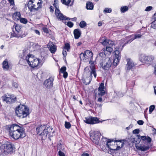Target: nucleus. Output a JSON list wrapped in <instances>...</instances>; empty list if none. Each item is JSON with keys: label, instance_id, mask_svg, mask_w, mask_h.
Wrapping results in <instances>:
<instances>
[{"label": "nucleus", "instance_id": "9b49d317", "mask_svg": "<svg viewBox=\"0 0 156 156\" xmlns=\"http://www.w3.org/2000/svg\"><path fill=\"white\" fill-rule=\"evenodd\" d=\"M124 140H116L115 141V142H120V143L121 144V147H120L119 146H118V144H116V148H114L112 147L111 146H109V143H112V141L111 140H109L107 141V146L108 147V148L110 149V150H111L112 151H115L116 150H119L120 149L121 147H122L123 146V144L122 142V141H124Z\"/></svg>", "mask_w": 156, "mask_h": 156}, {"label": "nucleus", "instance_id": "e2e57ef3", "mask_svg": "<svg viewBox=\"0 0 156 156\" xmlns=\"http://www.w3.org/2000/svg\"><path fill=\"white\" fill-rule=\"evenodd\" d=\"M43 31L44 32L47 34L48 33V28H47L46 27H43L42 29Z\"/></svg>", "mask_w": 156, "mask_h": 156}, {"label": "nucleus", "instance_id": "a211bd4d", "mask_svg": "<svg viewBox=\"0 0 156 156\" xmlns=\"http://www.w3.org/2000/svg\"><path fill=\"white\" fill-rule=\"evenodd\" d=\"M147 145V146L142 145L140 146H136V147L139 150L142 151H145L148 150L150 148L148 144Z\"/></svg>", "mask_w": 156, "mask_h": 156}, {"label": "nucleus", "instance_id": "774afa93", "mask_svg": "<svg viewBox=\"0 0 156 156\" xmlns=\"http://www.w3.org/2000/svg\"><path fill=\"white\" fill-rule=\"evenodd\" d=\"M10 5H14V0H8Z\"/></svg>", "mask_w": 156, "mask_h": 156}, {"label": "nucleus", "instance_id": "052dcab7", "mask_svg": "<svg viewBox=\"0 0 156 156\" xmlns=\"http://www.w3.org/2000/svg\"><path fill=\"white\" fill-rule=\"evenodd\" d=\"M58 154L59 156H65L64 153L62 152L61 150L58 151Z\"/></svg>", "mask_w": 156, "mask_h": 156}, {"label": "nucleus", "instance_id": "680f3d73", "mask_svg": "<svg viewBox=\"0 0 156 156\" xmlns=\"http://www.w3.org/2000/svg\"><path fill=\"white\" fill-rule=\"evenodd\" d=\"M108 45H113L114 44V42L110 40H108Z\"/></svg>", "mask_w": 156, "mask_h": 156}, {"label": "nucleus", "instance_id": "37998d69", "mask_svg": "<svg viewBox=\"0 0 156 156\" xmlns=\"http://www.w3.org/2000/svg\"><path fill=\"white\" fill-rule=\"evenodd\" d=\"M114 93L119 97H121L123 96V94L120 91H115Z\"/></svg>", "mask_w": 156, "mask_h": 156}, {"label": "nucleus", "instance_id": "6e6552de", "mask_svg": "<svg viewBox=\"0 0 156 156\" xmlns=\"http://www.w3.org/2000/svg\"><path fill=\"white\" fill-rule=\"evenodd\" d=\"M3 147L5 150L6 155L11 154L15 152V146L12 143H9L4 144Z\"/></svg>", "mask_w": 156, "mask_h": 156}, {"label": "nucleus", "instance_id": "864d4df0", "mask_svg": "<svg viewBox=\"0 0 156 156\" xmlns=\"http://www.w3.org/2000/svg\"><path fill=\"white\" fill-rule=\"evenodd\" d=\"M140 132V130L139 129H136L134 130L133 131V133L134 134H138Z\"/></svg>", "mask_w": 156, "mask_h": 156}, {"label": "nucleus", "instance_id": "bb28decb", "mask_svg": "<svg viewBox=\"0 0 156 156\" xmlns=\"http://www.w3.org/2000/svg\"><path fill=\"white\" fill-rule=\"evenodd\" d=\"M106 54H108V53H106L105 51V49H104L103 50L102 52H100L99 53V56L100 57V60L101 59V58L104 59L107 58L106 57Z\"/></svg>", "mask_w": 156, "mask_h": 156}, {"label": "nucleus", "instance_id": "f3484780", "mask_svg": "<svg viewBox=\"0 0 156 156\" xmlns=\"http://www.w3.org/2000/svg\"><path fill=\"white\" fill-rule=\"evenodd\" d=\"M140 140H141L143 143L145 144L146 143V145L149 144L151 141V139L148 136H140Z\"/></svg>", "mask_w": 156, "mask_h": 156}, {"label": "nucleus", "instance_id": "3c124183", "mask_svg": "<svg viewBox=\"0 0 156 156\" xmlns=\"http://www.w3.org/2000/svg\"><path fill=\"white\" fill-rule=\"evenodd\" d=\"M93 74L94 75V77L95 78L96 77L97 74L96 72L95 69L92 70L90 72V75L91 77H92V74Z\"/></svg>", "mask_w": 156, "mask_h": 156}, {"label": "nucleus", "instance_id": "c756f323", "mask_svg": "<svg viewBox=\"0 0 156 156\" xmlns=\"http://www.w3.org/2000/svg\"><path fill=\"white\" fill-rule=\"evenodd\" d=\"M56 47V46L54 44H52L51 46L50 50L51 53H54L56 52L57 50Z\"/></svg>", "mask_w": 156, "mask_h": 156}, {"label": "nucleus", "instance_id": "473e14b6", "mask_svg": "<svg viewBox=\"0 0 156 156\" xmlns=\"http://www.w3.org/2000/svg\"><path fill=\"white\" fill-rule=\"evenodd\" d=\"M146 55H140L139 57V60L141 62H142L145 63L146 62V58H145Z\"/></svg>", "mask_w": 156, "mask_h": 156}, {"label": "nucleus", "instance_id": "e433bc0d", "mask_svg": "<svg viewBox=\"0 0 156 156\" xmlns=\"http://www.w3.org/2000/svg\"><path fill=\"white\" fill-rule=\"evenodd\" d=\"M79 26L80 28H83L87 26V23L85 21H82L80 22Z\"/></svg>", "mask_w": 156, "mask_h": 156}, {"label": "nucleus", "instance_id": "20e7f679", "mask_svg": "<svg viewBox=\"0 0 156 156\" xmlns=\"http://www.w3.org/2000/svg\"><path fill=\"white\" fill-rule=\"evenodd\" d=\"M100 66L104 70H108L111 68L112 63L109 58H101L99 61Z\"/></svg>", "mask_w": 156, "mask_h": 156}, {"label": "nucleus", "instance_id": "f8f14e48", "mask_svg": "<svg viewBox=\"0 0 156 156\" xmlns=\"http://www.w3.org/2000/svg\"><path fill=\"white\" fill-rule=\"evenodd\" d=\"M9 97H7L6 96L2 97L3 101H6L7 103H13L16 101V98L14 96L10 95Z\"/></svg>", "mask_w": 156, "mask_h": 156}, {"label": "nucleus", "instance_id": "2eb2a0df", "mask_svg": "<svg viewBox=\"0 0 156 156\" xmlns=\"http://www.w3.org/2000/svg\"><path fill=\"white\" fill-rule=\"evenodd\" d=\"M37 5H38V6L36 8L34 7L35 6V5H33L31 6H28V9L30 12H31L33 11L34 10L35 11H37L40 9L41 8L42 6L41 5V2H38L37 3Z\"/></svg>", "mask_w": 156, "mask_h": 156}, {"label": "nucleus", "instance_id": "cd10ccee", "mask_svg": "<svg viewBox=\"0 0 156 156\" xmlns=\"http://www.w3.org/2000/svg\"><path fill=\"white\" fill-rule=\"evenodd\" d=\"M3 67L4 69L8 70L9 67L7 59H5L2 63Z\"/></svg>", "mask_w": 156, "mask_h": 156}, {"label": "nucleus", "instance_id": "c9c22d12", "mask_svg": "<svg viewBox=\"0 0 156 156\" xmlns=\"http://www.w3.org/2000/svg\"><path fill=\"white\" fill-rule=\"evenodd\" d=\"M6 155L5 150L4 147H0V156H5Z\"/></svg>", "mask_w": 156, "mask_h": 156}, {"label": "nucleus", "instance_id": "39448f33", "mask_svg": "<svg viewBox=\"0 0 156 156\" xmlns=\"http://www.w3.org/2000/svg\"><path fill=\"white\" fill-rule=\"evenodd\" d=\"M21 27L19 25L14 23L12 28L13 33L11 34V37H25L27 34V33L23 34H19L21 30Z\"/></svg>", "mask_w": 156, "mask_h": 156}, {"label": "nucleus", "instance_id": "f03ea898", "mask_svg": "<svg viewBox=\"0 0 156 156\" xmlns=\"http://www.w3.org/2000/svg\"><path fill=\"white\" fill-rule=\"evenodd\" d=\"M15 114L20 118L26 117L29 114V108L26 105L20 104L16 108Z\"/></svg>", "mask_w": 156, "mask_h": 156}, {"label": "nucleus", "instance_id": "0eeeda50", "mask_svg": "<svg viewBox=\"0 0 156 156\" xmlns=\"http://www.w3.org/2000/svg\"><path fill=\"white\" fill-rule=\"evenodd\" d=\"M84 122L87 124L93 125L95 124H98L99 123H102V122L105 121V120H103L101 121L100 120L99 118L97 117L90 116L86 117L84 118Z\"/></svg>", "mask_w": 156, "mask_h": 156}, {"label": "nucleus", "instance_id": "b1692460", "mask_svg": "<svg viewBox=\"0 0 156 156\" xmlns=\"http://www.w3.org/2000/svg\"><path fill=\"white\" fill-rule=\"evenodd\" d=\"M48 127H47V128H46L41 133V134L40 136H42V138L43 139H46L47 137V135L48 133Z\"/></svg>", "mask_w": 156, "mask_h": 156}, {"label": "nucleus", "instance_id": "7ed1b4c3", "mask_svg": "<svg viewBox=\"0 0 156 156\" xmlns=\"http://www.w3.org/2000/svg\"><path fill=\"white\" fill-rule=\"evenodd\" d=\"M26 60L29 66L33 68H39L41 63V60L33 55L29 54L26 56Z\"/></svg>", "mask_w": 156, "mask_h": 156}, {"label": "nucleus", "instance_id": "6e6d98bb", "mask_svg": "<svg viewBox=\"0 0 156 156\" xmlns=\"http://www.w3.org/2000/svg\"><path fill=\"white\" fill-rule=\"evenodd\" d=\"M151 27L154 29H156V22L153 21L151 23Z\"/></svg>", "mask_w": 156, "mask_h": 156}, {"label": "nucleus", "instance_id": "4be33fe9", "mask_svg": "<svg viewBox=\"0 0 156 156\" xmlns=\"http://www.w3.org/2000/svg\"><path fill=\"white\" fill-rule=\"evenodd\" d=\"M46 126L45 125H41L36 128V129L37 134L40 135L41 133L45 129Z\"/></svg>", "mask_w": 156, "mask_h": 156}, {"label": "nucleus", "instance_id": "69168bd1", "mask_svg": "<svg viewBox=\"0 0 156 156\" xmlns=\"http://www.w3.org/2000/svg\"><path fill=\"white\" fill-rule=\"evenodd\" d=\"M137 123L138 124H139V125H142L143 124L144 122L142 120H138L137 121Z\"/></svg>", "mask_w": 156, "mask_h": 156}, {"label": "nucleus", "instance_id": "ddd939ff", "mask_svg": "<svg viewBox=\"0 0 156 156\" xmlns=\"http://www.w3.org/2000/svg\"><path fill=\"white\" fill-rule=\"evenodd\" d=\"M127 64L126 65V69L127 71L130 70H132L135 67V65L130 58H128L126 59Z\"/></svg>", "mask_w": 156, "mask_h": 156}, {"label": "nucleus", "instance_id": "a878e982", "mask_svg": "<svg viewBox=\"0 0 156 156\" xmlns=\"http://www.w3.org/2000/svg\"><path fill=\"white\" fill-rule=\"evenodd\" d=\"M54 7L55 8V13L56 17L58 18L60 15H59L62 13L58 9V6L57 4Z\"/></svg>", "mask_w": 156, "mask_h": 156}, {"label": "nucleus", "instance_id": "6ab92c4d", "mask_svg": "<svg viewBox=\"0 0 156 156\" xmlns=\"http://www.w3.org/2000/svg\"><path fill=\"white\" fill-rule=\"evenodd\" d=\"M136 136L137 137L138 139L137 140H136L135 137H134L133 136H131L130 139H129V142H130L133 144L135 143L136 144H138L140 141V135H138Z\"/></svg>", "mask_w": 156, "mask_h": 156}, {"label": "nucleus", "instance_id": "ea45409f", "mask_svg": "<svg viewBox=\"0 0 156 156\" xmlns=\"http://www.w3.org/2000/svg\"><path fill=\"white\" fill-rule=\"evenodd\" d=\"M19 20L21 23L24 24H26L28 22L27 20L24 18L21 17Z\"/></svg>", "mask_w": 156, "mask_h": 156}, {"label": "nucleus", "instance_id": "7c9ffc66", "mask_svg": "<svg viewBox=\"0 0 156 156\" xmlns=\"http://www.w3.org/2000/svg\"><path fill=\"white\" fill-rule=\"evenodd\" d=\"M86 7L87 9L92 10L93 9L94 5L92 2H87L86 4Z\"/></svg>", "mask_w": 156, "mask_h": 156}, {"label": "nucleus", "instance_id": "c85d7f7f", "mask_svg": "<svg viewBox=\"0 0 156 156\" xmlns=\"http://www.w3.org/2000/svg\"><path fill=\"white\" fill-rule=\"evenodd\" d=\"M135 81L134 80L132 81L130 80H127L126 82V86L129 87H133L135 83Z\"/></svg>", "mask_w": 156, "mask_h": 156}, {"label": "nucleus", "instance_id": "4d7b16f0", "mask_svg": "<svg viewBox=\"0 0 156 156\" xmlns=\"http://www.w3.org/2000/svg\"><path fill=\"white\" fill-rule=\"evenodd\" d=\"M90 67L91 71L95 69V66L94 64L90 65Z\"/></svg>", "mask_w": 156, "mask_h": 156}, {"label": "nucleus", "instance_id": "79ce46f5", "mask_svg": "<svg viewBox=\"0 0 156 156\" xmlns=\"http://www.w3.org/2000/svg\"><path fill=\"white\" fill-rule=\"evenodd\" d=\"M109 140H111L112 142V141L114 140H110V139H107L105 138H103L101 140V141H102L103 142H104V143L103 144V145H106L107 146V141Z\"/></svg>", "mask_w": 156, "mask_h": 156}, {"label": "nucleus", "instance_id": "1a4fd4ad", "mask_svg": "<svg viewBox=\"0 0 156 156\" xmlns=\"http://www.w3.org/2000/svg\"><path fill=\"white\" fill-rule=\"evenodd\" d=\"M90 139L93 143L96 145L99 144L100 138L101 136L100 133L98 131H94L90 134Z\"/></svg>", "mask_w": 156, "mask_h": 156}, {"label": "nucleus", "instance_id": "de8ad7c7", "mask_svg": "<svg viewBox=\"0 0 156 156\" xmlns=\"http://www.w3.org/2000/svg\"><path fill=\"white\" fill-rule=\"evenodd\" d=\"M155 108V106L154 105H152L150 106L149 107V112L150 114H151Z\"/></svg>", "mask_w": 156, "mask_h": 156}, {"label": "nucleus", "instance_id": "72a5a7b5", "mask_svg": "<svg viewBox=\"0 0 156 156\" xmlns=\"http://www.w3.org/2000/svg\"><path fill=\"white\" fill-rule=\"evenodd\" d=\"M63 49L66 50L67 51H69L70 49V44L69 43H66L65 44L64 46Z\"/></svg>", "mask_w": 156, "mask_h": 156}, {"label": "nucleus", "instance_id": "13d9d810", "mask_svg": "<svg viewBox=\"0 0 156 156\" xmlns=\"http://www.w3.org/2000/svg\"><path fill=\"white\" fill-rule=\"evenodd\" d=\"M132 26V25H130L129 24L126 25L125 27V28L126 30L127 31H129V29L130 27H131Z\"/></svg>", "mask_w": 156, "mask_h": 156}, {"label": "nucleus", "instance_id": "2f4dec72", "mask_svg": "<svg viewBox=\"0 0 156 156\" xmlns=\"http://www.w3.org/2000/svg\"><path fill=\"white\" fill-rule=\"evenodd\" d=\"M146 62H151L154 59V57L152 55H149L145 56Z\"/></svg>", "mask_w": 156, "mask_h": 156}, {"label": "nucleus", "instance_id": "dca6fc26", "mask_svg": "<svg viewBox=\"0 0 156 156\" xmlns=\"http://www.w3.org/2000/svg\"><path fill=\"white\" fill-rule=\"evenodd\" d=\"M143 34H136L134 35H132L131 36H129L128 37L130 38L131 37H132L133 36H134V37H132L128 41L126 42L125 43V44H124L123 46H124V45L127 44L128 43H130L131 42H132L134 40V39L136 38H140L141 36L143 35Z\"/></svg>", "mask_w": 156, "mask_h": 156}, {"label": "nucleus", "instance_id": "8fccbe9b", "mask_svg": "<svg viewBox=\"0 0 156 156\" xmlns=\"http://www.w3.org/2000/svg\"><path fill=\"white\" fill-rule=\"evenodd\" d=\"M66 25L69 27L71 28L73 27L74 24L71 21H68L66 24Z\"/></svg>", "mask_w": 156, "mask_h": 156}, {"label": "nucleus", "instance_id": "0e129e2a", "mask_svg": "<svg viewBox=\"0 0 156 156\" xmlns=\"http://www.w3.org/2000/svg\"><path fill=\"white\" fill-rule=\"evenodd\" d=\"M62 54L64 57H65L67 55V52L65 50H64V49H63Z\"/></svg>", "mask_w": 156, "mask_h": 156}, {"label": "nucleus", "instance_id": "603ef678", "mask_svg": "<svg viewBox=\"0 0 156 156\" xmlns=\"http://www.w3.org/2000/svg\"><path fill=\"white\" fill-rule=\"evenodd\" d=\"M108 40L106 39V38L105 37V40H104V42H102V44L104 46L107 45H108Z\"/></svg>", "mask_w": 156, "mask_h": 156}, {"label": "nucleus", "instance_id": "5701e85b", "mask_svg": "<svg viewBox=\"0 0 156 156\" xmlns=\"http://www.w3.org/2000/svg\"><path fill=\"white\" fill-rule=\"evenodd\" d=\"M57 18L59 20L63 21L64 20H71V18L64 16L63 14L62 13Z\"/></svg>", "mask_w": 156, "mask_h": 156}, {"label": "nucleus", "instance_id": "423d86ee", "mask_svg": "<svg viewBox=\"0 0 156 156\" xmlns=\"http://www.w3.org/2000/svg\"><path fill=\"white\" fill-rule=\"evenodd\" d=\"M93 55L91 51L87 50L84 53L82 52L80 54V58L81 60L82 59L84 62H87L89 60L92 59Z\"/></svg>", "mask_w": 156, "mask_h": 156}, {"label": "nucleus", "instance_id": "4468645a", "mask_svg": "<svg viewBox=\"0 0 156 156\" xmlns=\"http://www.w3.org/2000/svg\"><path fill=\"white\" fill-rule=\"evenodd\" d=\"M53 80L54 79L53 78L50 77L44 81V85L47 88H51L53 87Z\"/></svg>", "mask_w": 156, "mask_h": 156}, {"label": "nucleus", "instance_id": "bf43d9fd", "mask_svg": "<svg viewBox=\"0 0 156 156\" xmlns=\"http://www.w3.org/2000/svg\"><path fill=\"white\" fill-rule=\"evenodd\" d=\"M152 9V7L151 6H147L146 8L145 11H150Z\"/></svg>", "mask_w": 156, "mask_h": 156}, {"label": "nucleus", "instance_id": "a19ab883", "mask_svg": "<svg viewBox=\"0 0 156 156\" xmlns=\"http://www.w3.org/2000/svg\"><path fill=\"white\" fill-rule=\"evenodd\" d=\"M71 126V124L69 122L65 121V127L67 129H70Z\"/></svg>", "mask_w": 156, "mask_h": 156}, {"label": "nucleus", "instance_id": "4c0bfd02", "mask_svg": "<svg viewBox=\"0 0 156 156\" xmlns=\"http://www.w3.org/2000/svg\"><path fill=\"white\" fill-rule=\"evenodd\" d=\"M98 91H99L98 95L99 96H104L106 93V91L104 90V89H101L98 90Z\"/></svg>", "mask_w": 156, "mask_h": 156}, {"label": "nucleus", "instance_id": "338daca9", "mask_svg": "<svg viewBox=\"0 0 156 156\" xmlns=\"http://www.w3.org/2000/svg\"><path fill=\"white\" fill-rule=\"evenodd\" d=\"M63 73V77L66 79L68 76V73L66 72H65L64 73Z\"/></svg>", "mask_w": 156, "mask_h": 156}, {"label": "nucleus", "instance_id": "5fc2aeb1", "mask_svg": "<svg viewBox=\"0 0 156 156\" xmlns=\"http://www.w3.org/2000/svg\"><path fill=\"white\" fill-rule=\"evenodd\" d=\"M34 0H29L28 3L27 4L28 6H31L33 5H34L35 4H34Z\"/></svg>", "mask_w": 156, "mask_h": 156}, {"label": "nucleus", "instance_id": "f257e3e1", "mask_svg": "<svg viewBox=\"0 0 156 156\" xmlns=\"http://www.w3.org/2000/svg\"><path fill=\"white\" fill-rule=\"evenodd\" d=\"M8 130L9 135L15 140L20 138H23L26 136L25 129L22 126L14 124L6 126Z\"/></svg>", "mask_w": 156, "mask_h": 156}, {"label": "nucleus", "instance_id": "a18cd8bd", "mask_svg": "<svg viewBox=\"0 0 156 156\" xmlns=\"http://www.w3.org/2000/svg\"><path fill=\"white\" fill-rule=\"evenodd\" d=\"M12 86L15 88H17L18 87V85L17 83L13 81L12 82Z\"/></svg>", "mask_w": 156, "mask_h": 156}, {"label": "nucleus", "instance_id": "393cba45", "mask_svg": "<svg viewBox=\"0 0 156 156\" xmlns=\"http://www.w3.org/2000/svg\"><path fill=\"white\" fill-rule=\"evenodd\" d=\"M61 1L63 4L67 6H68L71 3L70 5L71 6L73 3V1L71 2V0H61Z\"/></svg>", "mask_w": 156, "mask_h": 156}, {"label": "nucleus", "instance_id": "58836bf2", "mask_svg": "<svg viewBox=\"0 0 156 156\" xmlns=\"http://www.w3.org/2000/svg\"><path fill=\"white\" fill-rule=\"evenodd\" d=\"M128 8L127 6H122L120 8V11L124 13L127 11Z\"/></svg>", "mask_w": 156, "mask_h": 156}, {"label": "nucleus", "instance_id": "c03bdc74", "mask_svg": "<svg viewBox=\"0 0 156 156\" xmlns=\"http://www.w3.org/2000/svg\"><path fill=\"white\" fill-rule=\"evenodd\" d=\"M112 10L111 8H105L104 10V12L106 13H110L112 12Z\"/></svg>", "mask_w": 156, "mask_h": 156}, {"label": "nucleus", "instance_id": "aec40b11", "mask_svg": "<svg viewBox=\"0 0 156 156\" xmlns=\"http://www.w3.org/2000/svg\"><path fill=\"white\" fill-rule=\"evenodd\" d=\"M21 17V15L20 12H16L12 15L13 20L15 21H18Z\"/></svg>", "mask_w": 156, "mask_h": 156}, {"label": "nucleus", "instance_id": "412c9836", "mask_svg": "<svg viewBox=\"0 0 156 156\" xmlns=\"http://www.w3.org/2000/svg\"><path fill=\"white\" fill-rule=\"evenodd\" d=\"M73 34L75 39H77L80 37L81 34V32L79 29H76L74 30Z\"/></svg>", "mask_w": 156, "mask_h": 156}, {"label": "nucleus", "instance_id": "f704fd0d", "mask_svg": "<svg viewBox=\"0 0 156 156\" xmlns=\"http://www.w3.org/2000/svg\"><path fill=\"white\" fill-rule=\"evenodd\" d=\"M113 48L110 47H106V49H105V52L108 53V54L110 55L112 51Z\"/></svg>", "mask_w": 156, "mask_h": 156}, {"label": "nucleus", "instance_id": "9d476101", "mask_svg": "<svg viewBox=\"0 0 156 156\" xmlns=\"http://www.w3.org/2000/svg\"><path fill=\"white\" fill-rule=\"evenodd\" d=\"M113 65L116 66L118 64L121 59V54L119 51L116 50L114 52Z\"/></svg>", "mask_w": 156, "mask_h": 156}, {"label": "nucleus", "instance_id": "09e8293b", "mask_svg": "<svg viewBox=\"0 0 156 156\" xmlns=\"http://www.w3.org/2000/svg\"><path fill=\"white\" fill-rule=\"evenodd\" d=\"M103 89H105L104 84L102 82L99 85V87L98 88V90Z\"/></svg>", "mask_w": 156, "mask_h": 156}, {"label": "nucleus", "instance_id": "49530a36", "mask_svg": "<svg viewBox=\"0 0 156 156\" xmlns=\"http://www.w3.org/2000/svg\"><path fill=\"white\" fill-rule=\"evenodd\" d=\"M66 66H63L62 67L60 70L59 73H62L66 72Z\"/></svg>", "mask_w": 156, "mask_h": 156}]
</instances>
